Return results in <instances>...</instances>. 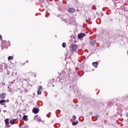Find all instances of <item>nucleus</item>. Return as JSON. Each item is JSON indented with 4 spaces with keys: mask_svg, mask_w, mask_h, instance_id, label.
<instances>
[{
    "mask_svg": "<svg viewBox=\"0 0 128 128\" xmlns=\"http://www.w3.org/2000/svg\"><path fill=\"white\" fill-rule=\"evenodd\" d=\"M78 48V45L72 44L71 45V48H70V51L72 52H74L77 50Z\"/></svg>",
    "mask_w": 128,
    "mask_h": 128,
    "instance_id": "f257e3e1",
    "label": "nucleus"
},
{
    "mask_svg": "<svg viewBox=\"0 0 128 128\" xmlns=\"http://www.w3.org/2000/svg\"><path fill=\"white\" fill-rule=\"evenodd\" d=\"M4 122L6 123V126L7 128H10V123H9V118H6V119H5Z\"/></svg>",
    "mask_w": 128,
    "mask_h": 128,
    "instance_id": "f03ea898",
    "label": "nucleus"
},
{
    "mask_svg": "<svg viewBox=\"0 0 128 128\" xmlns=\"http://www.w3.org/2000/svg\"><path fill=\"white\" fill-rule=\"evenodd\" d=\"M86 34L84 33H80L78 34V38L81 39L82 38L86 36Z\"/></svg>",
    "mask_w": 128,
    "mask_h": 128,
    "instance_id": "7ed1b4c3",
    "label": "nucleus"
},
{
    "mask_svg": "<svg viewBox=\"0 0 128 128\" xmlns=\"http://www.w3.org/2000/svg\"><path fill=\"white\" fill-rule=\"evenodd\" d=\"M6 96V94L5 92H2L0 95V98L1 100L4 99Z\"/></svg>",
    "mask_w": 128,
    "mask_h": 128,
    "instance_id": "20e7f679",
    "label": "nucleus"
},
{
    "mask_svg": "<svg viewBox=\"0 0 128 128\" xmlns=\"http://www.w3.org/2000/svg\"><path fill=\"white\" fill-rule=\"evenodd\" d=\"M38 112H39L38 108H33V110H32V112L33 113H34L35 114H37L38 113Z\"/></svg>",
    "mask_w": 128,
    "mask_h": 128,
    "instance_id": "39448f33",
    "label": "nucleus"
},
{
    "mask_svg": "<svg viewBox=\"0 0 128 128\" xmlns=\"http://www.w3.org/2000/svg\"><path fill=\"white\" fill-rule=\"evenodd\" d=\"M75 11L76 10L73 8H69L68 12H69V13H74L75 12Z\"/></svg>",
    "mask_w": 128,
    "mask_h": 128,
    "instance_id": "423d86ee",
    "label": "nucleus"
},
{
    "mask_svg": "<svg viewBox=\"0 0 128 128\" xmlns=\"http://www.w3.org/2000/svg\"><path fill=\"white\" fill-rule=\"evenodd\" d=\"M16 120V119L14 118L10 120V124H12V125L14 124V122Z\"/></svg>",
    "mask_w": 128,
    "mask_h": 128,
    "instance_id": "0eeeda50",
    "label": "nucleus"
},
{
    "mask_svg": "<svg viewBox=\"0 0 128 128\" xmlns=\"http://www.w3.org/2000/svg\"><path fill=\"white\" fill-rule=\"evenodd\" d=\"M92 65H93V66H94V67H96L98 65V63L96 62H93L92 63Z\"/></svg>",
    "mask_w": 128,
    "mask_h": 128,
    "instance_id": "6e6552de",
    "label": "nucleus"
},
{
    "mask_svg": "<svg viewBox=\"0 0 128 128\" xmlns=\"http://www.w3.org/2000/svg\"><path fill=\"white\" fill-rule=\"evenodd\" d=\"M78 120H76L75 121H73V122H72V125L73 126H76L78 124Z\"/></svg>",
    "mask_w": 128,
    "mask_h": 128,
    "instance_id": "1a4fd4ad",
    "label": "nucleus"
},
{
    "mask_svg": "<svg viewBox=\"0 0 128 128\" xmlns=\"http://www.w3.org/2000/svg\"><path fill=\"white\" fill-rule=\"evenodd\" d=\"M6 102V100H0V104H2L4 102Z\"/></svg>",
    "mask_w": 128,
    "mask_h": 128,
    "instance_id": "9d476101",
    "label": "nucleus"
},
{
    "mask_svg": "<svg viewBox=\"0 0 128 128\" xmlns=\"http://www.w3.org/2000/svg\"><path fill=\"white\" fill-rule=\"evenodd\" d=\"M23 119H24V120H26V121H27V120H28V116H26V115H24V116H23Z\"/></svg>",
    "mask_w": 128,
    "mask_h": 128,
    "instance_id": "9b49d317",
    "label": "nucleus"
},
{
    "mask_svg": "<svg viewBox=\"0 0 128 128\" xmlns=\"http://www.w3.org/2000/svg\"><path fill=\"white\" fill-rule=\"evenodd\" d=\"M14 60V57L13 56H9L8 57V60Z\"/></svg>",
    "mask_w": 128,
    "mask_h": 128,
    "instance_id": "f8f14e48",
    "label": "nucleus"
},
{
    "mask_svg": "<svg viewBox=\"0 0 128 128\" xmlns=\"http://www.w3.org/2000/svg\"><path fill=\"white\" fill-rule=\"evenodd\" d=\"M62 46L64 48H66V42H64L62 44Z\"/></svg>",
    "mask_w": 128,
    "mask_h": 128,
    "instance_id": "ddd939ff",
    "label": "nucleus"
},
{
    "mask_svg": "<svg viewBox=\"0 0 128 128\" xmlns=\"http://www.w3.org/2000/svg\"><path fill=\"white\" fill-rule=\"evenodd\" d=\"M72 118H73V120H76V117L75 115H73V116H72Z\"/></svg>",
    "mask_w": 128,
    "mask_h": 128,
    "instance_id": "4468645a",
    "label": "nucleus"
},
{
    "mask_svg": "<svg viewBox=\"0 0 128 128\" xmlns=\"http://www.w3.org/2000/svg\"><path fill=\"white\" fill-rule=\"evenodd\" d=\"M38 95H40V94H42L41 90H38Z\"/></svg>",
    "mask_w": 128,
    "mask_h": 128,
    "instance_id": "2eb2a0df",
    "label": "nucleus"
},
{
    "mask_svg": "<svg viewBox=\"0 0 128 128\" xmlns=\"http://www.w3.org/2000/svg\"><path fill=\"white\" fill-rule=\"evenodd\" d=\"M42 90V86H38V90Z\"/></svg>",
    "mask_w": 128,
    "mask_h": 128,
    "instance_id": "dca6fc26",
    "label": "nucleus"
},
{
    "mask_svg": "<svg viewBox=\"0 0 128 128\" xmlns=\"http://www.w3.org/2000/svg\"><path fill=\"white\" fill-rule=\"evenodd\" d=\"M32 76L34 77V78H36V75L35 73H33L32 74Z\"/></svg>",
    "mask_w": 128,
    "mask_h": 128,
    "instance_id": "f3484780",
    "label": "nucleus"
},
{
    "mask_svg": "<svg viewBox=\"0 0 128 128\" xmlns=\"http://www.w3.org/2000/svg\"><path fill=\"white\" fill-rule=\"evenodd\" d=\"M48 16H50V14H49V13H48V14L46 16V18H48Z\"/></svg>",
    "mask_w": 128,
    "mask_h": 128,
    "instance_id": "a211bd4d",
    "label": "nucleus"
},
{
    "mask_svg": "<svg viewBox=\"0 0 128 128\" xmlns=\"http://www.w3.org/2000/svg\"><path fill=\"white\" fill-rule=\"evenodd\" d=\"M2 35L0 34V40H2Z\"/></svg>",
    "mask_w": 128,
    "mask_h": 128,
    "instance_id": "6ab92c4d",
    "label": "nucleus"
},
{
    "mask_svg": "<svg viewBox=\"0 0 128 128\" xmlns=\"http://www.w3.org/2000/svg\"><path fill=\"white\" fill-rule=\"evenodd\" d=\"M6 102H10V100H9L8 99H7V100H6Z\"/></svg>",
    "mask_w": 128,
    "mask_h": 128,
    "instance_id": "aec40b11",
    "label": "nucleus"
},
{
    "mask_svg": "<svg viewBox=\"0 0 128 128\" xmlns=\"http://www.w3.org/2000/svg\"><path fill=\"white\" fill-rule=\"evenodd\" d=\"M38 118V115H36L34 117V119Z\"/></svg>",
    "mask_w": 128,
    "mask_h": 128,
    "instance_id": "412c9836",
    "label": "nucleus"
},
{
    "mask_svg": "<svg viewBox=\"0 0 128 128\" xmlns=\"http://www.w3.org/2000/svg\"><path fill=\"white\" fill-rule=\"evenodd\" d=\"M10 84H14V82H10Z\"/></svg>",
    "mask_w": 128,
    "mask_h": 128,
    "instance_id": "4be33fe9",
    "label": "nucleus"
},
{
    "mask_svg": "<svg viewBox=\"0 0 128 128\" xmlns=\"http://www.w3.org/2000/svg\"><path fill=\"white\" fill-rule=\"evenodd\" d=\"M126 116L128 117V112L126 114Z\"/></svg>",
    "mask_w": 128,
    "mask_h": 128,
    "instance_id": "5701e85b",
    "label": "nucleus"
},
{
    "mask_svg": "<svg viewBox=\"0 0 128 128\" xmlns=\"http://www.w3.org/2000/svg\"><path fill=\"white\" fill-rule=\"evenodd\" d=\"M28 60H26V63H28Z\"/></svg>",
    "mask_w": 128,
    "mask_h": 128,
    "instance_id": "b1692460",
    "label": "nucleus"
},
{
    "mask_svg": "<svg viewBox=\"0 0 128 128\" xmlns=\"http://www.w3.org/2000/svg\"><path fill=\"white\" fill-rule=\"evenodd\" d=\"M96 116L98 117V115H96Z\"/></svg>",
    "mask_w": 128,
    "mask_h": 128,
    "instance_id": "393cba45",
    "label": "nucleus"
},
{
    "mask_svg": "<svg viewBox=\"0 0 128 128\" xmlns=\"http://www.w3.org/2000/svg\"><path fill=\"white\" fill-rule=\"evenodd\" d=\"M54 85H53L52 86L54 87Z\"/></svg>",
    "mask_w": 128,
    "mask_h": 128,
    "instance_id": "a878e982",
    "label": "nucleus"
},
{
    "mask_svg": "<svg viewBox=\"0 0 128 128\" xmlns=\"http://www.w3.org/2000/svg\"><path fill=\"white\" fill-rule=\"evenodd\" d=\"M0 112H1V110H0Z\"/></svg>",
    "mask_w": 128,
    "mask_h": 128,
    "instance_id": "bb28decb",
    "label": "nucleus"
}]
</instances>
